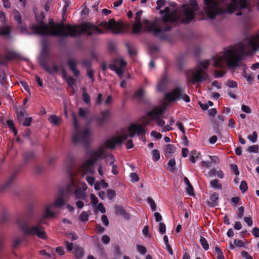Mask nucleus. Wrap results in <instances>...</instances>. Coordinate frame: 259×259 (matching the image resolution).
I'll return each instance as SVG.
<instances>
[{
	"mask_svg": "<svg viewBox=\"0 0 259 259\" xmlns=\"http://www.w3.org/2000/svg\"><path fill=\"white\" fill-rule=\"evenodd\" d=\"M199 8L196 0H190L188 7L184 8L178 13L176 10H170L166 7L164 10L159 11L162 15L161 18H156L153 21L144 20L145 30L152 33L154 35L163 37V32L171 29V24L174 22L182 24H189L195 18Z\"/></svg>",
	"mask_w": 259,
	"mask_h": 259,
	"instance_id": "obj_1",
	"label": "nucleus"
},
{
	"mask_svg": "<svg viewBox=\"0 0 259 259\" xmlns=\"http://www.w3.org/2000/svg\"><path fill=\"white\" fill-rule=\"evenodd\" d=\"M35 16L39 24H32L30 28L35 34L66 37L79 36L81 34L91 36L103 33L98 27L90 23H83L79 28L77 25H65L63 22L55 23L53 20H50L48 25L43 22L45 17L44 13L41 12L40 14L35 13Z\"/></svg>",
	"mask_w": 259,
	"mask_h": 259,
	"instance_id": "obj_2",
	"label": "nucleus"
},
{
	"mask_svg": "<svg viewBox=\"0 0 259 259\" xmlns=\"http://www.w3.org/2000/svg\"><path fill=\"white\" fill-rule=\"evenodd\" d=\"M254 52L259 49V34L252 35L243 42H239L234 46H230L225 50L223 55L213 57V66L220 67L223 62H226L229 68H235L241 64L243 58L248 55L246 46Z\"/></svg>",
	"mask_w": 259,
	"mask_h": 259,
	"instance_id": "obj_3",
	"label": "nucleus"
},
{
	"mask_svg": "<svg viewBox=\"0 0 259 259\" xmlns=\"http://www.w3.org/2000/svg\"><path fill=\"white\" fill-rule=\"evenodd\" d=\"M220 1L224 0H203V9L209 19H214L218 15L225 12L232 14L235 11H238L236 16H242L244 19H250L252 16V6L247 0H231L226 10L222 8Z\"/></svg>",
	"mask_w": 259,
	"mask_h": 259,
	"instance_id": "obj_4",
	"label": "nucleus"
},
{
	"mask_svg": "<svg viewBox=\"0 0 259 259\" xmlns=\"http://www.w3.org/2000/svg\"><path fill=\"white\" fill-rule=\"evenodd\" d=\"M54 216L55 213L48 207L42 216L37 218L36 224L29 225V220L25 215H23L17 219V224L25 235L37 236L40 239H46L47 235L42 224H47L46 219L52 218Z\"/></svg>",
	"mask_w": 259,
	"mask_h": 259,
	"instance_id": "obj_5",
	"label": "nucleus"
},
{
	"mask_svg": "<svg viewBox=\"0 0 259 259\" xmlns=\"http://www.w3.org/2000/svg\"><path fill=\"white\" fill-rule=\"evenodd\" d=\"M130 135H123L119 137H113L107 140L104 144V146L106 148L113 149L116 146H119L126 140L128 137H134L136 135L140 136L142 139L145 138V130L144 128L139 124H132L128 127Z\"/></svg>",
	"mask_w": 259,
	"mask_h": 259,
	"instance_id": "obj_6",
	"label": "nucleus"
},
{
	"mask_svg": "<svg viewBox=\"0 0 259 259\" xmlns=\"http://www.w3.org/2000/svg\"><path fill=\"white\" fill-rule=\"evenodd\" d=\"M90 157L83 163L82 167L87 172L93 174V167L99 159H102L107 157L105 149L101 146L97 149L92 150L89 152Z\"/></svg>",
	"mask_w": 259,
	"mask_h": 259,
	"instance_id": "obj_7",
	"label": "nucleus"
},
{
	"mask_svg": "<svg viewBox=\"0 0 259 259\" xmlns=\"http://www.w3.org/2000/svg\"><path fill=\"white\" fill-rule=\"evenodd\" d=\"M210 64V61L205 60L198 62L192 73V83L193 84L203 82L209 79V76L206 70Z\"/></svg>",
	"mask_w": 259,
	"mask_h": 259,
	"instance_id": "obj_8",
	"label": "nucleus"
},
{
	"mask_svg": "<svg viewBox=\"0 0 259 259\" xmlns=\"http://www.w3.org/2000/svg\"><path fill=\"white\" fill-rule=\"evenodd\" d=\"M165 108L164 107L155 108L152 110L148 111L146 115L142 119V122L145 125L150 124V122L156 120L157 124L159 127L163 126L165 125V121L160 118V116L164 113Z\"/></svg>",
	"mask_w": 259,
	"mask_h": 259,
	"instance_id": "obj_9",
	"label": "nucleus"
},
{
	"mask_svg": "<svg viewBox=\"0 0 259 259\" xmlns=\"http://www.w3.org/2000/svg\"><path fill=\"white\" fill-rule=\"evenodd\" d=\"M76 132L72 136V142L76 145L82 143L85 146H88L91 140V132L88 127L82 130H79L77 127L76 121L74 120Z\"/></svg>",
	"mask_w": 259,
	"mask_h": 259,
	"instance_id": "obj_10",
	"label": "nucleus"
},
{
	"mask_svg": "<svg viewBox=\"0 0 259 259\" xmlns=\"http://www.w3.org/2000/svg\"><path fill=\"white\" fill-rule=\"evenodd\" d=\"M164 99L169 102H175L180 99H182L187 103L190 101L189 97L184 93L183 89L180 86L176 87L172 91L166 93Z\"/></svg>",
	"mask_w": 259,
	"mask_h": 259,
	"instance_id": "obj_11",
	"label": "nucleus"
},
{
	"mask_svg": "<svg viewBox=\"0 0 259 259\" xmlns=\"http://www.w3.org/2000/svg\"><path fill=\"white\" fill-rule=\"evenodd\" d=\"M126 63L122 59H115L109 65V68L115 72L119 76H122Z\"/></svg>",
	"mask_w": 259,
	"mask_h": 259,
	"instance_id": "obj_12",
	"label": "nucleus"
},
{
	"mask_svg": "<svg viewBox=\"0 0 259 259\" xmlns=\"http://www.w3.org/2000/svg\"><path fill=\"white\" fill-rule=\"evenodd\" d=\"M169 83V79L166 72L163 73L157 83V91L159 92H164L167 89Z\"/></svg>",
	"mask_w": 259,
	"mask_h": 259,
	"instance_id": "obj_13",
	"label": "nucleus"
},
{
	"mask_svg": "<svg viewBox=\"0 0 259 259\" xmlns=\"http://www.w3.org/2000/svg\"><path fill=\"white\" fill-rule=\"evenodd\" d=\"M87 189V184L85 183H81L80 187L76 188L74 191L75 199L85 200L87 198V196L85 193Z\"/></svg>",
	"mask_w": 259,
	"mask_h": 259,
	"instance_id": "obj_14",
	"label": "nucleus"
},
{
	"mask_svg": "<svg viewBox=\"0 0 259 259\" xmlns=\"http://www.w3.org/2000/svg\"><path fill=\"white\" fill-rule=\"evenodd\" d=\"M67 65L70 70L73 73L75 76H78L79 74V71L76 68L77 60L72 57H69L67 61Z\"/></svg>",
	"mask_w": 259,
	"mask_h": 259,
	"instance_id": "obj_15",
	"label": "nucleus"
},
{
	"mask_svg": "<svg viewBox=\"0 0 259 259\" xmlns=\"http://www.w3.org/2000/svg\"><path fill=\"white\" fill-rule=\"evenodd\" d=\"M18 54L14 52H9L4 56H0V64L6 65L8 63L7 60H11L16 58Z\"/></svg>",
	"mask_w": 259,
	"mask_h": 259,
	"instance_id": "obj_16",
	"label": "nucleus"
},
{
	"mask_svg": "<svg viewBox=\"0 0 259 259\" xmlns=\"http://www.w3.org/2000/svg\"><path fill=\"white\" fill-rule=\"evenodd\" d=\"M110 115V111L109 110H105L101 112V115L97 117L95 120L97 125L99 126H101L103 123L106 122L108 117Z\"/></svg>",
	"mask_w": 259,
	"mask_h": 259,
	"instance_id": "obj_17",
	"label": "nucleus"
},
{
	"mask_svg": "<svg viewBox=\"0 0 259 259\" xmlns=\"http://www.w3.org/2000/svg\"><path fill=\"white\" fill-rule=\"evenodd\" d=\"M64 203V200L63 197H60L58 198H57L55 200V201L54 203H51L49 205H48L45 208V211H46L47 208L48 207H49V209L51 211H53L55 213V212L53 210V207H61Z\"/></svg>",
	"mask_w": 259,
	"mask_h": 259,
	"instance_id": "obj_18",
	"label": "nucleus"
},
{
	"mask_svg": "<svg viewBox=\"0 0 259 259\" xmlns=\"http://www.w3.org/2000/svg\"><path fill=\"white\" fill-rule=\"evenodd\" d=\"M38 61L41 67L47 72H50L51 69L47 63V55H41L38 58Z\"/></svg>",
	"mask_w": 259,
	"mask_h": 259,
	"instance_id": "obj_19",
	"label": "nucleus"
},
{
	"mask_svg": "<svg viewBox=\"0 0 259 259\" xmlns=\"http://www.w3.org/2000/svg\"><path fill=\"white\" fill-rule=\"evenodd\" d=\"M0 35L7 39H10L12 38L11 35L10 28L8 26H3L0 28Z\"/></svg>",
	"mask_w": 259,
	"mask_h": 259,
	"instance_id": "obj_20",
	"label": "nucleus"
},
{
	"mask_svg": "<svg viewBox=\"0 0 259 259\" xmlns=\"http://www.w3.org/2000/svg\"><path fill=\"white\" fill-rule=\"evenodd\" d=\"M16 112L17 119L19 120H21L25 116L27 115L26 110L23 107L17 108Z\"/></svg>",
	"mask_w": 259,
	"mask_h": 259,
	"instance_id": "obj_21",
	"label": "nucleus"
},
{
	"mask_svg": "<svg viewBox=\"0 0 259 259\" xmlns=\"http://www.w3.org/2000/svg\"><path fill=\"white\" fill-rule=\"evenodd\" d=\"M108 187V183H107L104 180L97 182L94 185V189L97 191L99 190L101 188H107Z\"/></svg>",
	"mask_w": 259,
	"mask_h": 259,
	"instance_id": "obj_22",
	"label": "nucleus"
},
{
	"mask_svg": "<svg viewBox=\"0 0 259 259\" xmlns=\"http://www.w3.org/2000/svg\"><path fill=\"white\" fill-rule=\"evenodd\" d=\"M110 162L109 163L110 165H112V173L114 175H117L118 174V171L117 170V165L114 164L115 161V158L114 156L112 155H109Z\"/></svg>",
	"mask_w": 259,
	"mask_h": 259,
	"instance_id": "obj_23",
	"label": "nucleus"
},
{
	"mask_svg": "<svg viewBox=\"0 0 259 259\" xmlns=\"http://www.w3.org/2000/svg\"><path fill=\"white\" fill-rule=\"evenodd\" d=\"M74 254L77 258L81 259L83 256L84 252L82 248L77 246L74 247Z\"/></svg>",
	"mask_w": 259,
	"mask_h": 259,
	"instance_id": "obj_24",
	"label": "nucleus"
},
{
	"mask_svg": "<svg viewBox=\"0 0 259 259\" xmlns=\"http://www.w3.org/2000/svg\"><path fill=\"white\" fill-rule=\"evenodd\" d=\"M219 198V194L217 193H214L212 195H211L210 197V199L211 200V202H208V205L211 207H214L217 205V200Z\"/></svg>",
	"mask_w": 259,
	"mask_h": 259,
	"instance_id": "obj_25",
	"label": "nucleus"
},
{
	"mask_svg": "<svg viewBox=\"0 0 259 259\" xmlns=\"http://www.w3.org/2000/svg\"><path fill=\"white\" fill-rule=\"evenodd\" d=\"M142 30L141 22L135 21L133 25V32L134 33H139Z\"/></svg>",
	"mask_w": 259,
	"mask_h": 259,
	"instance_id": "obj_26",
	"label": "nucleus"
},
{
	"mask_svg": "<svg viewBox=\"0 0 259 259\" xmlns=\"http://www.w3.org/2000/svg\"><path fill=\"white\" fill-rule=\"evenodd\" d=\"M82 99L83 101L87 104H90L91 103L90 97L86 92V89L84 88L82 89Z\"/></svg>",
	"mask_w": 259,
	"mask_h": 259,
	"instance_id": "obj_27",
	"label": "nucleus"
},
{
	"mask_svg": "<svg viewBox=\"0 0 259 259\" xmlns=\"http://www.w3.org/2000/svg\"><path fill=\"white\" fill-rule=\"evenodd\" d=\"M115 213L117 215L124 216L126 213L123 208L121 206L116 205L115 206Z\"/></svg>",
	"mask_w": 259,
	"mask_h": 259,
	"instance_id": "obj_28",
	"label": "nucleus"
},
{
	"mask_svg": "<svg viewBox=\"0 0 259 259\" xmlns=\"http://www.w3.org/2000/svg\"><path fill=\"white\" fill-rule=\"evenodd\" d=\"M14 19L18 24L22 23V17L20 13L17 10H14L13 11Z\"/></svg>",
	"mask_w": 259,
	"mask_h": 259,
	"instance_id": "obj_29",
	"label": "nucleus"
},
{
	"mask_svg": "<svg viewBox=\"0 0 259 259\" xmlns=\"http://www.w3.org/2000/svg\"><path fill=\"white\" fill-rule=\"evenodd\" d=\"M210 186L214 189H221L222 185L219 183V180L214 179L210 182Z\"/></svg>",
	"mask_w": 259,
	"mask_h": 259,
	"instance_id": "obj_30",
	"label": "nucleus"
},
{
	"mask_svg": "<svg viewBox=\"0 0 259 259\" xmlns=\"http://www.w3.org/2000/svg\"><path fill=\"white\" fill-rule=\"evenodd\" d=\"M90 214V211H82L79 215V220L81 222H87L89 220V215Z\"/></svg>",
	"mask_w": 259,
	"mask_h": 259,
	"instance_id": "obj_31",
	"label": "nucleus"
},
{
	"mask_svg": "<svg viewBox=\"0 0 259 259\" xmlns=\"http://www.w3.org/2000/svg\"><path fill=\"white\" fill-rule=\"evenodd\" d=\"M74 158L71 155H68L65 159L64 163L68 167L70 168L72 166Z\"/></svg>",
	"mask_w": 259,
	"mask_h": 259,
	"instance_id": "obj_32",
	"label": "nucleus"
},
{
	"mask_svg": "<svg viewBox=\"0 0 259 259\" xmlns=\"http://www.w3.org/2000/svg\"><path fill=\"white\" fill-rule=\"evenodd\" d=\"M50 122L54 125H58L60 122L59 118L55 115H52L49 118Z\"/></svg>",
	"mask_w": 259,
	"mask_h": 259,
	"instance_id": "obj_33",
	"label": "nucleus"
},
{
	"mask_svg": "<svg viewBox=\"0 0 259 259\" xmlns=\"http://www.w3.org/2000/svg\"><path fill=\"white\" fill-rule=\"evenodd\" d=\"M176 161L174 158L170 159L168 162V169L171 172H174L175 170Z\"/></svg>",
	"mask_w": 259,
	"mask_h": 259,
	"instance_id": "obj_34",
	"label": "nucleus"
},
{
	"mask_svg": "<svg viewBox=\"0 0 259 259\" xmlns=\"http://www.w3.org/2000/svg\"><path fill=\"white\" fill-rule=\"evenodd\" d=\"M39 253L41 255L45 256L47 258H56V254L53 251H52L51 253H48L46 250L43 249L39 251Z\"/></svg>",
	"mask_w": 259,
	"mask_h": 259,
	"instance_id": "obj_35",
	"label": "nucleus"
},
{
	"mask_svg": "<svg viewBox=\"0 0 259 259\" xmlns=\"http://www.w3.org/2000/svg\"><path fill=\"white\" fill-rule=\"evenodd\" d=\"M145 94V90L141 88L135 92L134 95V98H142Z\"/></svg>",
	"mask_w": 259,
	"mask_h": 259,
	"instance_id": "obj_36",
	"label": "nucleus"
},
{
	"mask_svg": "<svg viewBox=\"0 0 259 259\" xmlns=\"http://www.w3.org/2000/svg\"><path fill=\"white\" fill-rule=\"evenodd\" d=\"M200 243L201 246H202L203 248L205 250H207L208 249L209 245L207 243V241L206 239L203 236H200Z\"/></svg>",
	"mask_w": 259,
	"mask_h": 259,
	"instance_id": "obj_37",
	"label": "nucleus"
},
{
	"mask_svg": "<svg viewBox=\"0 0 259 259\" xmlns=\"http://www.w3.org/2000/svg\"><path fill=\"white\" fill-rule=\"evenodd\" d=\"M115 26V21L113 19L109 20L108 22H105V27L108 29H113Z\"/></svg>",
	"mask_w": 259,
	"mask_h": 259,
	"instance_id": "obj_38",
	"label": "nucleus"
},
{
	"mask_svg": "<svg viewBox=\"0 0 259 259\" xmlns=\"http://www.w3.org/2000/svg\"><path fill=\"white\" fill-rule=\"evenodd\" d=\"M23 157L26 161H28L34 157V153L33 152H27L24 153Z\"/></svg>",
	"mask_w": 259,
	"mask_h": 259,
	"instance_id": "obj_39",
	"label": "nucleus"
},
{
	"mask_svg": "<svg viewBox=\"0 0 259 259\" xmlns=\"http://www.w3.org/2000/svg\"><path fill=\"white\" fill-rule=\"evenodd\" d=\"M106 195L109 200H112L116 196L115 191L109 189L107 190Z\"/></svg>",
	"mask_w": 259,
	"mask_h": 259,
	"instance_id": "obj_40",
	"label": "nucleus"
},
{
	"mask_svg": "<svg viewBox=\"0 0 259 259\" xmlns=\"http://www.w3.org/2000/svg\"><path fill=\"white\" fill-rule=\"evenodd\" d=\"M247 139L253 143H256L257 139V133L255 131L253 132L252 135L247 136Z\"/></svg>",
	"mask_w": 259,
	"mask_h": 259,
	"instance_id": "obj_41",
	"label": "nucleus"
},
{
	"mask_svg": "<svg viewBox=\"0 0 259 259\" xmlns=\"http://www.w3.org/2000/svg\"><path fill=\"white\" fill-rule=\"evenodd\" d=\"M147 201L149 204L152 211H155L156 209V205L153 199L150 197H148L147 199Z\"/></svg>",
	"mask_w": 259,
	"mask_h": 259,
	"instance_id": "obj_42",
	"label": "nucleus"
},
{
	"mask_svg": "<svg viewBox=\"0 0 259 259\" xmlns=\"http://www.w3.org/2000/svg\"><path fill=\"white\" fill-rule=\"evenodd\" d=\"M176 150L175 147L171 144H167L166 145L165 148V152L166 153H173L175 152Z\"/></svg>",
	"mask_w": 259,
	"mask_h": 259,
	"instance_id": "obj_43",
	"label": "nucleus"
},
{
	"mask_svg": "<svg viewBox=\"0 0 259 259\" xmlns=\"http://www.w3.org/2000/svg\"><path fill=\"white\" fill-rule=\"evenodd\" d=\"M215 251L217 254V258L218 259H225L223 252L222 251L220 248L218 246L215 247Z\"/></svg>",
	"mask_w": 259,
	"mask_h": 259,
	"instance_id": "obj_44",
	"label": "nucleus"
},
{
	"mask_svg": "<svg viewBox=\"0 0 259 259\" xmlns=\"http://www.w3.org/2000/svg\"><path fill=\"white\" fill-rule=\"evenodd\" d=\"M138 252L142 255H144L147 252L146 248L142 245L137 244L136 245Z\"/></svg>",
	"mask_w": 259,
	"mask_h": 259,
	"instance_id": "obj_45",
	"label": "nucleus"
},
{
	"mask_svg": "<svg viewBox=\"0 0 259 259\" xmlns=\"http://www.w3.org/2000/svg\"><path fill=\"white\" fill-rule=\"evenodd\" d=\"M12 182V178L8 180L5 184H4L1 187H0V190L1 191H4L6 190L9 186L11 184Z\"/></svg>",
	"mask_w": 259,
	"mask_h": 259,
	"instance_id": "obj_46",
	"label": "nucleus"
},
{
	"mask_svg": "<svg viewBox=\"0 0 259 259\" xmlns=\"http://www.w3.org/2000/svg\"><path fill=\"white\" fill-rule=\"evenodd\" d=\"M152 154L153 159L155 161H158L160 159V153L158 150L154 149L152 150Z\"/></svg>",
	"mask_w": 259,
	"mask_h": 259,
	"instance_id": "obj_47",
	"label": "nucleus"
},
{
	"mask_svg": "<svg viewBox=\"0 0 259 259\" xmlns=\"http://www.w3.org/2000/svg\"><path fill=\"white\" fill-rule=\"evenodd\" d=\"M158 231L161 234H163L166 232V226L164 223L162 222L159 223Z\"/></svg>",
	"mask_w": 259,
	"mask_h": 259,
	"instance_id": "obj_48",
	"label": "nucleus"
},
{
	"mask_svg": "<svg viewBox=\"0 0 259 259\" xmlns=\"http://www.w3.org/2000/svg\"><path fill=\"white\" fill-rule=\"evenodd\" d=\"M240 190L242 192L244 193L247 190V185L246 182L245 181H241L240 186Z\"/></svg>",
	"mask_w": 259,
	"mask_h": 259,
	"instance_id": "obj_49",
	"label": "nucleus"
},
{
	"mask_svg": "<svg viewBox=\"0 0 259 259\" xmlns=\"http://www.w3.org/2000/svg\"><path fill=\"white\" fill-rule=\"evenodd\" d=\"M150 135L151 137H153L156 140L160 139L162 137V135L160 133L155 132L154 131H153L151 132Z\"/></svg>",
	"mask_w": 259,
	"mask_h": 259,
	"instance_id": "obj_50",
	"label": "nucleus"
},
{
	"mask_svg": "<svg viewBox=\"0 0 259 259\" xmlns=\"http://www.w3.org/2000/svg\"><path fill=\"white\" fill-rule=\"evenodd\" d=\"M230 168L236 176H239V171L236 164H232L230 165Z\"/></svg>",
	"mask_w": 259,
	"mask_h": 259,
	"instance_id": "obj_51",
	"label": "nucleus"
},
{
	"mask_svg": "<svg viewBox=\"0 0 259 259\" xmlns=\"http://www.w3.org/2000/svg\"><path fill=\"white\" fill-rule=\"evenodd\" d=\"M88 112V110H84L82 108H80L79 109V111H78L79 115L83 118H85L87 117Z\"/></svg>",
	"mask_w": 259,
	"mask_h": 259,
	"instance_id": "obj_52",
	"label": "nucleus"
},
{
	"mask_svg": "<svg viewBox=\"0 0 259 259\" xmlns=\"http://www.w3.org/2000/svg\"><path fill=\"white\" fill-rule=\"evenodd\" d=\"M166 1L165 0H157L156 2L157 6L156 10H160L163 6L165 5Z\"/></svg>",
	"mask_w": 259,
	"mask_h": 259,
	"instance_id": "obj_53",
	"label": "nucleus"
},
{
	"mask_svg": "<svg viewBox=\"0 0 259 259\" xmlns=\"http://www.w3.org/2000/svg\"><path fill=\"white\" fill-rule=\"evenodd\" d=\"M244 208L243 206H240L238 208L237 218L240 219L244 215Z\"/></svg>",
	"mask_w": 259,
	"mask_h": 259,
	"instance_id": "obj_54",
	"label": "nucleus"
},
{
	"mask_svg": "<svg viewBox=\"0 0 259 259\" xmlns=\"http://www.w3.org/2000/svg\"><path fill=\"white\" fill-rule=\"evenodd\" d=\"M7 77L3 70H0V82L4 83L6 81Z\"/></svg>",
	"mask_w": 259,
	"mask_h": 259,
	"instance_id": "obj_55",
	"label": "nucleus"
},
{
	"mask_svg": "<svg viewBox=\"0 0 259 259\" xmlns=\"http://www.w3.org/2000/svg\"><path fill=\"white\" fill-rule=\"evenodd\" d=\"M94 74V71L93 69H90L87 70V75L90 78L92 82H94L95 80Z\"/></svg>",
	"mask_w": 259,
	"mask_h": 259,
	"instance_id": "obj_56",
	"label": "nucleus"
},
{
	"mask_svg": "<svg viewBox=\"0 0 259 259\" xmlns=\"http://www.w3.org/2000/svg\"><path fill=\"white\" fill-rule=\"evenodd\" d=\"M245 78L246 79V81L248 82V83L251 84L252 82L254 79L253 73L250 72L248 75H247V77H245Z\"/></svg>",
	"mask_w": 259,
	"mask_h": 259,
	"instance_id": "obj_57",
	"label": "nucleus"
},
{
	"mask_svg": "<svg viewBox=\"0 0 259 259\" xmlns=\"http://www.w3.org/2000/svg\"><path fill=\"white\" fill-rule=\"evenodd\" d=\"M22 241V240L20 237H16L14 239L13 241V247L16 248L19 245H20Z\"/></svg>",
	"mask_w": 259,
	"mask_h": 259,
	"instance_id": "obj_58",
	"label": "nucleus"
},
{
	"mask_svg": "<svg viewBox=\"0 0 259 259\" xmlns=\"http://www.w3.org/2000/svg\"><path fill=\"white\" fill-rule=\"evenodd\" d=\"M66 79L68 84L70 87H72L75 83L74 79L71 76L66 77Z\"/></svg>",
	"mask_w": 259,
	"mask_h": 259,
	"instance_id": "obj_59",
	"label": "nucleus"
},
{
	"mask_svg": "<svg viewBox=\"0 0 259 259\" xmlns=\"http://www.w3.org/2000/svg\"><path fill=\"white\" fill-rule=\"evenodd\" d=\"M90 198L91 200V203L93 206H95L98 203V199L97 197L94 195V194H91L90 196Z\"/></svg>",
	"mask_w": 259,
	"mask_h": 259,
	"instance_id": "obj_60",
	"label": "nucleus"
},
{
	"mask_svg": "<svg viewBox=\"0 0 259 259\" xmlns=\"http://www.w3.org/2000/svg\"><path fill=\"white\" fill-rule=\"evenodd\" d=\"M82 62L83 65L87 68V70L91 69V66L92 64H91V62L90 60L83 59L82 61Z\"/></svg>",
	"mask_w": 259,
	"mask_h": 259,
	"instance_id": "obj_61",
	"label": "nucleus"
},
{
	"mask_svg": "<svg viewBox=\"0 0 259 259\" xmlns=\"http://www.w3.org/2000/svg\"><path fill=\"white\" fill-rule=\"evenodd\" d=\"M227 85L230 88H235L237 87V83L234 80H229L227 82Z\"/></svg>",
	"mask_w": 259,
	"mask_h": 259,
	"instance_id": "obj_62",
	"label": "nucleus"
},
{
	"mask_svg": "<svg viewBox=\"0 0 259 259\" xmlns=\"http://www.w3.org/2000/svg\"><path fill=\"white\" fill-rule=\"evenodd\" d=\"M225 74L224 71H218L217 70H215L214 71V77L215 78H220L223 77Z\"/></svg>",
	"mask_w": 259,
	"mask_h": 259,
	"instance_id": "obj_63",
	"label": "nucleus"
},
{
	"mask_svg": "<svg viewBox=\"0 0 259 259\" xmlns=\"http://www.w3.org/2000/svg\"><path fill=\"white\" fill-rule=\"evenodd\" d=\"M244 221L248 226L250 227L252 225L253 221L251 217L249 216L244 217Z\"/></svg>",
	"mask_w": 259,
	"mask_h": 259,
	"instance_id": "obj_64",
	"label": "nucleus"
}]
</instances>
